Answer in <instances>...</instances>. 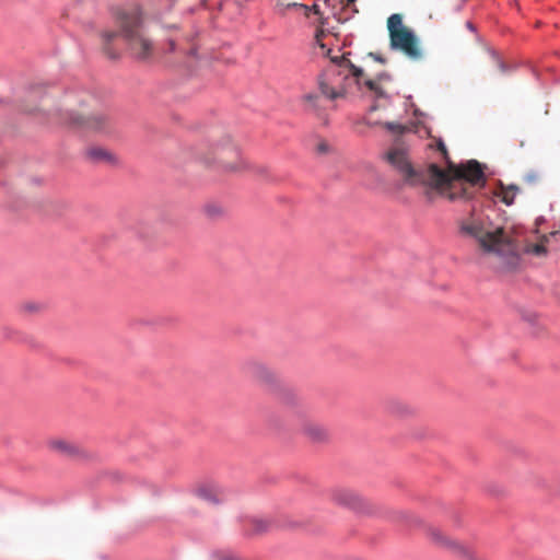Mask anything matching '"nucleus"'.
<instances>
[{"label": "nucleus", "mask_w": 560, "mask_h": 560, "mask_svg": "<svg viewBox=\"0 0 560 560\" xmlns=\"http://www.w3.org/2000/svg\"><path fill=\"white\" fill-rule=\"evenodd\" d=\"M325 35V32L324 30L322 28H318L316 31V34H315V43L316 45H318V47L323 50V54H328L330 50H325L326 49V46L325 44L322 42V37Z\"/></svg>", "instance_id": "21"}, {"label": "nucleus", "mask_w": 560, "mask_h": 560, "mask_svg": "<svg viewBox=\"0 0 560 560\" xmlns=\"http://www.w3.org/2000/svg\"><path fill=\"white\" fill-rule=\"evenodd\" d=\"M62 119L63 122L70 127L82 128L94 132L108 131L112 127L110 117L104 113H94L89 116L67 113Z\"/></svg>", "instance_id": "7"}, {"label": "nucleus", "mask_w": 560, "mask_h": 560, "mask_svg": "<svg viewBox=\"0 0 560 560\" xmlns=\"http://www.w3.org/2000/svg\"><path fill=\"white\" fill-rule=\"evenodd\" d=\"M377 61L383 62V59L381 57H374Z\"/></svg>", "instance_id": "29"}, {"label": "nucleus", "mask_w": 560, "mask_h": 560, "mask_svg": "<svg viewBox=\"0 0 560 560\" xmlns=\"http://www.w3.org/2000/svg\"><path fill=\"white\" fill-rule=\"evenodd\" d=\"M205 211L210 218L219 217L223 213V209L221 206L215 203H209L205 207Z\"/></svg>", "instance_id": "18"}, {"label": "nucleus", "mask_w": 560, "mask_h": 560, "mask_svg": "<svg viewBox=\"0 0 560 560\" xmlns=\"http://www.w3.org/2000/svg\"><path fill=\"white\" fill-rule=\"evenodd\" d=\"M318 20H319V23L323 25L324 24L323 18L319 16Z\"/></svg>", "instance_id": "28"}, {"label": "nucleus", "mask_w": 560, "mask_h": 560, "mask_svg": "<svg viewBox=\"0 0 560 560\" xmlns=\"http://www.w3.org/2000/svg\"><path fill=\"white\" fill-rule=\"evenodd\" d=\"M192 155L207 166L219 163L230 172H242L247 168L240 148L229 135H221L212 138L208 143L196 145L192 149Z\"/></svg>", "instance_id": "5"}, {"label": "nucleus", "mask_w": 560, "mask_h": 560, "mask_svg": "<svg viewBox=\"0 0 560 560\" xmlns=\"http://www.w3.org/2000/svg\"><path fill=\"white\" fill-rule=\"evenodd\" d=\"M196 493L201 499L212 502V503H217L220 501L221 492L219 491V489L217 487H214L212 485H202V486L198 487L196 490Z\"/></svg>", "instance_id": "15"}, {"label": "nucleus", "mask_w": 560, "mask_h": 560, "mask_svg": "<svg viewBox=\"0 0 560 560\" xmlns=\"http://www.w3.org/2000/svg\"><path fill=\"white\" fill-rule=\"evenodd\" d=\"M22 310H23L24 312H27V313L36 312V311L38 310V305H37V304H35V303H31V302H28V303H24V304L22 305Z\"/></svg>", "instance_id": "23"}, {"label": "nucleus", "mask_w": 560, "mask_h": 560, "mask_svg": "<svg viewBox=\"0 0 560 560\" xmlns=\"http://www.w3.org/2000/svg\"><path fill=\"white\" fill-rule=\"evenodd\" d=\"M167 45H168V48L166 51L172 52L175 50V40L174 39H170Z\"/></svg>", "instance_id": "25"}, {"label": "nucleus", "mask_w": 560, "mask_h": 560, "mask_svg": "<svg viewBox=\"0 0 560 560\" xmlns=\"http://www.w3.org/2000/svg\"><path fill=\"white\" fill-rule=\"evenodd\" d=\"M302 434L314 443L324 442L328 439V430L317 421L305 420L301 425Z\"/></svg>", "instance_id": "10"}, {"label": "nucleus", "mask_w": 560, "mask_h": 560, "mask_svg": "<svg viewBox=\"0 0 560 560\" xmlns=\"http://www.w3.org/2000/svg\"><path fill=\"white\" fill-rule=\"evenodd\" d=\"M366 79L361 68L355 67L345 56L331 58V65L318 79L320 93L329 98L336 100L346 96L349 88L355 83L359 89L365 86L376 97H384L385 92L380 85V80Z\"/></svg>", "instance_id": "2"}, {"label": "nucleus", "mask_w": 560, "mask_h": 560, "mask_svg": "<svg viewBox=\"0 0 560 560\" xmlns=\"http://www.w3.org/2000/svg\"><path fill=\"white\" fill-rule=\"evenodd\" d=\"M190 55H195V48H191Z\"/></svg>", "instance_id": "31"}, {"label": "nucleus", "mask_w": 560, "mask_h": 560, "mask_svg": "<svg viewBox=\"0 0 560 560\" xmlns=\"http://www.w3.org/2000/svg\"><path fill=\"white\" fill-rule=\"evenodd\" d=\"M436 148L447 163L446 171L436 164H430L423 170L415 168L406 149L401 147L390 149L385 159L410 186L432 187L451 201L472 199L486 185L483 166L476 160L454 164L441 138L436 139Z\"/></svg>", "instance_id": "1"}, {"label": "nucleus", "mask_w": 560, "mask_h": 560, "mask_svg": "<svg viewBox=\"0 0 560 560\" xmlns=\"http://www.w3.org/2000/svg\"><path fill=\"white\" fill-rule=\"evenodd\" d=\"M116 22L120 32L105 31L102 34L103 49L109 58H116L117 52L110 49V43L122 36L130 52L140 60H147L153 56L154 45L148 35L141 15L137 11L119 12Z\"/></svg>", "instance_id": "4"}, {"label": "nucleus", "mask_w": 560, "mask_h": 560, "mask_svg": "<svg viewBox=\"0 0 560 560\" xmlns=\"http://www.w3.org/2000/svg\"><path fill=\"white\" fill-rule=\"evenodd\" d=\"M49 447L51 451L71 458H78L84 455V451L78 444L63 439L51 440Z\"/></svg>", "instance_id": "11"}, {"label": "nucleus", "mask_w": 560, "mask_h": 560, "mask_svg": "<svg viewBox=\"0 0 560 560\" xmlns=\"http://www.w3.org/2000/svg\"><path fill=\"white\" fill-rule=\"evenodd\" d=\"M428 534L432 542H434L436 546L445 548L460 557L468 559L472 557V550L470 547L446 536L440 528L429 527Z\"/></svg>", "instance_id": "8"}, {"label": "nucleus", "mask_w": 560, "mask_h": 560, "mask_svg": "<svg viewBox=\"0 0 560 560\" xmlns=\"http://www.w3.org/2000/svg\"><path fill=\"white\" fill-rule=\"evenodd\" d=\"M303 101L311 107L315 108L317 106L318 95L315 93H307L303 95Z\"/></svg>", "instance_id": "22"}, {"label": "nucleus", "mask_w": 560, "mask_h": 560, "mask_svg": "<svg viewBox=\"0 0 560 560\" xmlns=\"http://www.w3.org/2000/svg\"><path fill=\"white\" fill-rule=\"evenodd\" d=\"M357 0H346V8H349L354 4Z\"/></svg>", "instance_id": "26"}, {"label": "nucleus", "mask_w": 560, "mask_h": 560, "mask_svg": "<svg viewBox=\"0 0 560 560\" xmlns=\"http://www.w3.org/2000/svg\"><path fill=\"white\" fill-rule=\"evenodd\" d=\"M524 180L529 185H534L541 180V175L538 172L532 171L524 176Z\"/></svg>", "instance_id": "20"}, {"label": "nucleus", "mask_w": 560, "mask_h": 560, "mask_svg": "<svg viewBox=\"0 0 560 560\" xmlns=\"http://www.w3.org/2000/svg\"><path fill=\"white\" fill-rule=\"evenodd\" d=\"M331 499L341 505L357 509L360 506L361 498L352 490L338 488L331 491Z\"/></svg>", "instance_id": "12"}, {"label": "nucleus", "mask_w": 560, "mask_h": 560, "mask_svg": "<svg viewBox=\"0 0 560 560\" xmlns=\"http://www.w3.org/2000/svg\"><path fill=\"white\" fill-rule=\"evenodd\" d=\"M459 231L463 235L476 240L483 253L502 259L505 267L516 266L517 245L502 226L492 228L490 223L471 215L460 221Z\"/></svg>", "instance_id": "3"}, {"label": "nucleus", "mask_w": 560, "mask_h": 560, "mask_svg": "<svg viewBox=\"0 0 560 560\" xmlns=\"http://www.w3.org/2000/svg\"><path fill=\"white\" fill-rule=\"evenodd\" d=\"M467 26H468L469 28H472V24H471L470 22H467Z\"/></svg>", "instance_id": "30"}, {"label": "nucleus", "mask_w": 560, "mask_h": 560, "mask_svg": "<svg viewBox=\"0 0 560 560\" xmlns=\"http://www.w3.org/2000/svg\"><path fill=\"white\" fill-rule=\"evenodd\" d=\"M246 371L252 378L265 386L272 387L278 382L277 374L261 362H249L246 366Z\"/></svg>", "instance_id": "9"}, {"label": "nucleus", "mask_w": 560, "mask_h": 560, "mask_svg": "<svg viewBox=\"0 0 560 560\" xmlns=\"http://www.w3.org/2000/svg\"><path fill=\"white\" fill-rule=\"evenodd\" d=\"M385 126L390 131H400L402 129L400 125L394 122H387Z\"/></svg>", "instance_id": "24"}, {"label": "nucleus", "mask_w": 560, "mask_h": 560, "mask_svg": "<svg viewBox=\"0 0 560 560\" xmlns=\"http://www.w3.org/2000/svg\"><path fill=\"white\" fill-rule=\"evenodd\" d=\"M353 13H358V10L355 8L352 9Z\"/></svg>", "instance_id": "32"}, {"label": "nucleus", "mask_w": 560, "mask_h": 560, "mask_svg": "<svg viewBox=\"0 0 560 560\" xmlns=\"http://www.w3.org/2000/svg\"><path fill=\"white\" fill-rule=\"evenodd\" d=\"M390 47L401 51L411 60H420L422 50L416 34L402 23V16L398 13L387 19Z\"/></svg>", "instance_id": "6"}, {"label": "nucleus", "mask_w": 560, "mask_h": 560, "mask_svg": "<svg viewBox=\"0 0 560 560\" xmlns=\"http://www.w3.org/2000/svg\"><path fill=\"white\" fill-rule=\"evenodd\" d=\"M315 151L317 154L324 155L331 151L329 143L326 140H319L316 143Z\"/></svg>", "instance_id": "19"}, {"label": "nucleus", "mask_w": 560, "mask_h": 560, "mask_svg": "<svg viewBox=\"0 0 560 560\" xmlns=\"http://www.w3.org/2000/svg\"><path fill=\"white\" fill-rule=\"evenodd\" d=\"M287 8H296L299 10L302 11V13L305 15V16H310V14L313 12L314 14L316 15H319L320 12H319V8L317 4H314L313 7H307L305 4H299V3H289L287 5Z\"/></svg>", "instance_id": "17"}, {"label": "nucleus", "mask_w": 560, "mask_h": 560, "mask_svg": "<svg viewBox=\"0 0 560 560\" xmlns=\"http://www.w3.org/2000/svg\"><path fill=\"white\" fill-rule=\"evenodd\" d=\"M560 235L559 231H553L549 234L542 235L538 243L527 244L525 253L535 255L537 257H544L548 253V247L551 245V241Z\"/></svg>", "instance_id": "13"}, {"label": "nucleus", "mask_w": 560, "mask_h": 560, "mask_svg": "<svg viewBox=\"0 0 560 560\" xmlns=\"http://www.w3.org/2000/svg\"><path fill=\"white\" fill-rule=\"evenodd\" d=\"M518 191L520 188L516 185L505 186L500 182L498 188L493 191V195L494 197L499 198L504 205L511 206L513 205Z\"/></svg>", "instance_id": "14"}, {"label": "nucleus", "mask_w": 560, "mask_h": 560, "mask_svg": "<svg viewBox=\"0 0 560 560\" xmlns=\"http://www.w3.org/2000/svg\"><path fill=\"white\" fill-rule=\"evenodd\" d=\"M498 66L500 67V69H501L502 71H504V65H503V62H501L500 60H498Z\"/></svg>", "instance_id": "27"}, {"label": "nucleus", "mask_w": 560, "mask_h": 560, "mask_svg": "<svg viewBox=\"0 0 560 560\" xmlns=\"http://www.w3.org/2000/svg\"><path fill=\"white\" fill-rule=\"evenodd\" d=\"M85 155L94 162L114 161V154L101 147H91L86 150Z\"/></svg>", "instance_id": "16"}]
</instances>
